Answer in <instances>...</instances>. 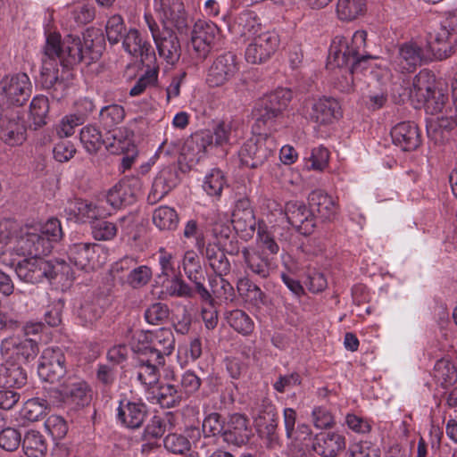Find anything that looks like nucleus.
Instances as JSON below:
<instances>
[{"mask_svg":"<svg viewBox=\"0 0 457 457\" xmlns=\"http://www.w3.org/2000/svg\"><path fill=\"white\" fill-rule=\"evenodd\" d=\"M43 237L42 234L35 229L21 228L13 249L18 254L23 256L46 255L51 253L53 245Z\"/></svg>","mask_w":457,"mask_h":457,"instance_id":"obj_16","label":"nucleus"},{"mask_svg":"<svg viewBox=\"0 0 457 457\" xmlns=\"http://www.w3.org/2000/svg\"><path fill=\"white\" fill-rule=\"evenodd\" d=\"M436 87V79L434 74L427 70L420 71L412 79L410 87V97L416 101L418 105L426 103L432 90Z\"/></svg>","mask_w":457,"mask_h":457,"instance_id":"obj_30","label":"nucleus"},{"mask_svg":"<svg viewBox=\"0 0 457 457\" xmlns=\"http://www.w3.org/2000/svg\"><path fill=\"white\" fill-rule=\"evenodd\" d=\"M162 8L164 18L170 21L179 31L182 32L187 28V16L181 0H169L168 4L162 2Z\"/></svg>","mask_w":457,"mask_h":457,"instance_id":"obj_35","label":"nucleus"},{"mask_svg":"<svg viewBox=\"0 0 457 457\" xmlns=\"http://www.w3.org/2000/svg\"><path fill=\"white\" fill-rule=\"evenodd\" d=\"M48 111L49 103L47 97L44 96L34 97L29 106V117L32 120L29 127L37 130L46 125Z\"/></svg>","mask_w":457,"mask_h":457,"instance_id":"obj_41","label":"nucleus"},{"mask_svg":"<svg viewBox=\"0 0 457 457\" xmlns=\"http://www.w3.org/2000/svg\"><path fill=\"white\" fill-rule=\"evenodd\" d=\"M279 45L278 35L273 31H264L253 37L246 47L245 60L253 64L263 63L277 51Z\"/></svg>","mask_w":457,"mask_h":457,"instance_id":"obj_14","label":"nucleus"},{"mask_svg":"<svg viewBox=\"0 0 457 457\" xmlns=\"http://www.w3.org/2000/svg\"><path fill=\"white\" fill-rule=\"evenodd\" d=\"M308 204L312 213L317 212L324 220H329L337 214L335 201L321 189L313 190L309 194Z\"/></svg>","mask_w":457,"mask_h":457,"instance_id":"obj_31","label":"nucleus"},{"mask_svg":"<svg viewBox=\"0 0 457 457\" xmlns=\"http://www.w3.org/2000/svg\"><path fill=\"white\" fill-rule=\"evenodd\" d=\"M202 384L201 378L193 371L187 370L181 374L179 380V389L182 391V395L185 399L190 395L195 394L200 388Z\"/></svg>","mask_w":457,"mask_h":457,"instance_id":"obj_61","label":"nucleus"},{"mask_svg":"<svg viewBox=\"0 0 457 457\" xmlns=\"http://www.w3.org/2000/svg\"><path fill=\"white\" fill-rule=\"evenodd\" d=\"M163 445L167 451L174 454H184L191 446L186 436L173 433L165 436Z\"/></svg>","mask_w":457,"mask_h":457,"instance_id":"obj_59","label":"nucleus"},{"mask_svg":"<svg viewBox=\"0 0 457 457\" xmlns=\"http://www.w3.org/2000/svg\"><path fill=\"white\" fill-rule=\"evenodd\" d=\"M212 235L216 244L230 255H237L240 252L239 243L234 228L223 222H215L212 227Z\"/></svg>","mask_w":457,"mask_h":457,"instance_id":"obj_29","label":"nucleus"},{"mask_svg":"<svg viewBox=\"0 0 457 457\" xmlns=\"http://www.w3.org/2000/svg\"><path fill=\"white\" fill-rule=\"evenodd\" d=\"M0 94L11 105L21 106L31 96V83L26 73L4 77L0 81Z\"/></svg>","mask_w":457,"mask_h":457,"instance_id":"obj_11","label":"nucleus"},{"mask_svg":"<svg viewBox=\"0 0 457 457\" xmlns=\"http://www.w3.org/2000/svg\"><path fill=\"white\" fill-rule=\"evenodd\" d=\"M123 48L126 52L135 57H140L143 63L148 62L152 63L155 60L154 51L151 44L143 39L139 31L136 29H130L125 35L122 41Z\"/></svg>","mask_w":457,"mask_h":457,"instance_id":"obj_22","label":"nucleus"},{"mask_svg":"<svg viewBox=\"0 0 457 457\" xmlns=\"http://www.w3.org/2000/svg\"><path fill=\"white\" fill-rule=\"evenodd\" d=\"M157 403L163 408H173L185 400L179 385L171 382L162 383L158 386Z\"/></svg>","mask_w":457,"mask_h":457,"instance_id":"obj_36","label":"nucleus"},{"mask_svg":"<svg viewBox=\"0 0 457 457\" xmlns=\"http://www.w3.org/2000/svg\"><path fill=\"white\" fill-rule=\"evenodd\" d=\"M44 54L38 82L53 99L60 101L66 96L74 79L71 71L73 66L65 65L61 54L51 56L45 52ZM58 54L61 52L58 51Z\"/></svg>","mask_w":457,"mask_h":457,"instance_id":"obj_4","label":"nucleus"},{"mask_svg":"<svg viewBox=\"0 0 457 457\" xmlns=\"http://www.w3.org/2000/svg\"><path fill=\"white\" fill-rule=\"evenodd\" d=\"M14 270L21 280L30 284H38L44 281L62 282L73 278L70 264L59 259L46 260L40 256L28 257L19 261Z\"/></svg>","mask_w":457,"mask_h":457,"instance_id":"obj_3","label":"nucleus"},{"mask_svg":"<svg viewBox=\"0 0 457 457\" xmlns=\"http://www.w3.org/2000/svg\"><path fill=\"white\" fill-rule=\"evenodd\" d=\"M79 139L89 154H96L102 145H104V137L98 128L93 125H87L81 129Z\"/></svg>","mask_w":457,"mask_h":457,"instance_id":"obj_43","label":"nucleus"},{"mask_svg":"<svg viewBox=\"0 0 457 457\" xmlns=\"http://www.w3.org/2000/svg\"><path fill=\"white\" fill-rule=\"evenodd\" d=\"M147 406L141 400L130 401L123 399L120 401L117 418L125 427L135 429L140 428L146 417Z\"/></svg>","mask_w":457,"mask_h":457,"instance_id":"obj_20","label":"nucleus"},{"mask_svg":"<svg viewBox=\"0 0 457 457\" xmlns=\"http://www.w3.org/2000/svg\"><path fill=\"white\" fill-rule=\"evenodd\" d=\"M39 234H42L45 240H47L51 245L54 246V243L59 242L63 236L62 228L61 226V222L56 218L49 219L40 228L38 231Z\"/></svg>","mask_w":457,"mask_h":457,"instance_id":"obj_60","label":"nucleus"},{"mask_svg":"<svg viewBox=\"0 0 457 457\" xmlns=\"http://www.w3.org/2000/svg\"><path fill=\"white\" fill-rule=\"evenodd\" d=\"M103 313L104 310L98 303L87 301L81 304L78 318L83 326H88L98 320Z\"/></svg>","mask_w":457,"mask_h":457,"instance_id":"obj_53","label":"nucleus"},{"mask_svg":"<svg viewBox=\"0 0 457 457\" xmlns=\"http://www.w3.org/2000/svg\"><path fill=\"white\" fill-rule=\"evenodd\" d=\"M296 420V412L292 408H286L284 410V425L286 430V436L287 439L291 441H298L300 437L298 433L305 434L306 436L311 435L312 431L308 425H299L297 430L295 429Z\"/></svg>","mask_w":457,"mask_h":457,"instance_id":"obj_48","label":"nucleus"},{"mask_svg":"<svg viewBox=\"0 0 457 457\" xmlns=\"http://www.w3.org/2000/svg\"><path fill=\"white\" fill-rule=\"evenodd\" d=\"M227 418L218 412L208 414L203 421V432L205 436H217L222 438L224 433Z\"/></svg>","mask_w":457,"mask_h":457,"instance_id":"obj_50","label":"nucleus"},{"mask_svg":"<svg viewBox=\"0 0 457 457\" xmlns=\"http://www.w3.org/2000/svg\"><path fill=\"white\" fill-rule=\"evenodd\" d=\"M153 221L160 229L172 230L179 224V216L173 208L160 206L154 212Z\"/></svg>","mask_w":457,"mask_h":457,"instance_id":"obj_46","label":"nucleus"},{"mask_svg":"<svg viewBox=\"0 0 457 457\" xmlns=\"http://www.w3.org/2000/svg\"><path fill=\"white\" fill-rule=\"evenodd\" d=\"M220 29L212 21L198 20L191 33L190 54L197 62H204L220 41Z\"/></svg>","mask_w":457,"mask_h":457,"instance_id":"obj_7","label":"nucleus"},{"mask_svg":"<svg viewBox=\"0 0 457 457\" xmlns=\"http://www.w3.org/2000/svg\"><path fill=\"white\" fill-rule=\"evenodd\" d=\"M104 49V35L94 28L86 29L82 40L73 35H68L61 40L59 34H49L45 45L46 54L58 55L60 51L62 62L68 66H74L81 62L90 64L101 57Z\"/></svg>","mask_w":457,"mask_h":457,"instance_id":"obj_2","label":"nucleus"},{"mask_svg":"<svg viewBox=\"0 0 457 457\" xmlns=\"http://www.w3.org/2000/svg\"><path fill=\"white\" fill-rule=\"evenodd\" d=\"M449 18L440 27L432 41L425 46L417 42H405L398 51L399 65L408 72L433 59L444 60L452 55L457 46V9L449 11Z\"/></svg>","mask_w":457,"mask_h":457,"instance_id":"obj_1","label":"nucleus"},{"mask_svg":"<svg viewBox=\"0 0 457 457\" xmlns=\"http://www.w3.org/2000/svg\"><path fill=\"white\" fill-rule=\"evenodd\" d=\"M39 352L36 339L26 338L13 344V353L18 360L30 361L34 360Z\"/></svg>","mask_w":457,"mask_h":457,"instance_id":"obj_51","label":"nucleus"},{"mask_svg":"<svg viewBox=\"0 0 457 457\" xmlns=\"http://www.w3.org/2000/svg\"><path fill=\"white\" fill-rule=\"evenodd\" d=\"M152 278V270L146 265H137L126 278V283L132 288H140L145 286Z\"/></svg>","mask_w":457,"mask_h":457,"instance_id":"obj_57","label":"nucleus"},{"mask_svg":"<svg viewBox=\"0 0 457 457\" xmlns=\"http://www.w3.org/2000/svg\"><path fill=\"white\" fill-rule=\"evenodd\" d=\"M49 400L56 406H65L79 411L89 405L92 389L83 379L68 376L60 383V387L48 392Z\"/></svg>","mask_w":457,"mask_h":457,"instance_id":"obj_5","label":"nucleus"},{"mask_svg":"<svg viewBox=\"0 0 457 457\" xmlns=\"http://www.w3.org/2000/svg\"><path fill=\"white\" fill-rule=\"evenodd\" d=\"M277 150L271 137H257L245 141L238 151L240 165L248 169L262 167L270 158L274 157Z\"/></svg>","mask_w":457,"mask_h":457,"instance_id":"obj_8","label":"nucleus"},{"mask_svg":"<svg viewBox=\"0 0 457 457\" xmlns=\"http://www.w3.org/2000/svg\"><path fill=\"white\" fill-rule=\"evenodd\" d=\"M27 380V371L20 364L10 361L0 364V387L21 388Z\"/></svg>","mask_w":457,"mask_h":457,"instance_id":"obj_32","label":"nucleus"},{"mask_svg":"<svg viewBox=\"0 0 457 457\" xmlns=\"http://www.w3.org/2000/svg\"><path fill=\"white\" fill-rule=\"evenodd\" d=\"M390 134L393 143L403 151H414L421 145L420 132L414 122H400L392 128Z\"/></svg>","mask_w":457,"mask_h":457,"instance_id":"obj_21","label":"nucleus"},{"mask_svg":"<svg viewBox=\"0 0 457 457\" xmlns=\"http://www.w3.org/2000/svg\"><path fill=\"white\" fill-rule=\"evenodd\" d=\"M142 183L138 178H127L114 185L106 195V202L114 209L134 204L141 194Z\"/></svg>","mask_w":457,"mask_h":457,"instance_id":"obj_15","label":"nucleus"},{"mask_svg":"<svg viewBox=\"0 0 457 457\" xmlns=\"http://www.w3.org/2000/svg\"><path fill=\"white\" fill-rule=\"evenodd\" d=\"M225 185L223 173L220 170H212L205 177L203 188L212 196H220Z\"/></svg>","mask_w":457,"mask_h":457,"instance_id":"obj_58","label":"nucleus"},{"mask_svg":"<svg viewBox=\"0 0 457 457\" xmlns=\"http://www.w3.org/2000/svg\"><path fill=\"white\" fill-rule=\"evenodd\" d=\"M158 263L161 273L158 274L159 278H164L166 280L179 274V268L175 267L174 257L171 253L167 252L164 248H161L158 252Z\"/></svg>","mask_w":457,"mask_h":457,"instance_id":"obj_56","label":"nucleus"},{"mask_svg":"<svg viewBox=\"0 0 457 457\" xmlns=\"http://www.w3.org/2000/svg\"><path fill=\"white\" fill-rule=\"evenodd\" d=\"M179 182V174L175 165L163 168L154 179L147 196L150 204H154L169 194Z\"/></svg>","mask_w":457,"mask_h":457,"instance_id":"obj_19","label":"nucleus"},{"mask_svg":"<svg viewBox=\"0 0 457 457\" xmlns=\"http://www.w3.org/2000/svg\"><path fill=\"white\" fill-rule=\"evenodd\" d=\"M230 31L240 37L253 39L262 30V25L256 14L250 10L240 12L229 26Z\"/></svg>","mask_w":457,"mask_h":457,"instance_id":"obj_26","label":"nucleus"},{"mask_svg":"<svg viewBox=\"0 0 457 457\" xmlns=\"http://www.w3.org/2000/svg\"><path fill=\"white\" fill-rule=\"evenodd\" d=\"M449 103L448 95L436 87L430 96L426 98V103L420 104L418 107L422 105L431 113H437L443 112Z\"/></svg>","mask_w":457,"mask_h":457,"instance_id":"obj_55","label":"nucleus"},{"mask_svg":"<svg viewBox=\"0 0 457 457\" xmlns=\"http://www.w3.org/2000/svg\"><path fill=\"white\" fill-rule=\"evenodd\" d=\"M287 221L304 236L311 235L316 227V217L303 202L290 201L285 207Z\"/></svg>","mask_w":457,"mask_h":457,"instance_id":"obj_17","label":"nucleus"},{"mask_svg":"<svg viewBox=\"0 0 457 457\" xmlns=\"http://www.w3.org/2000/svg\"><path fill=\"white\" fill-rule=\"evenodd\" d=\"M237 290L239 295L251 304L259 306L264 303L265 294L249 279H240L237 284Z\"/></svg>","mask_w":457,"mask_h":457,"instance_id":"obj_47","label":"nucleus"},{"mask_svg":"<svg viewBox=\"0 0 457 457\" xmlns=\"http://www.w3.org/2000/svg\"><path fill=\"white\" fill-rule=\"evenodd\" d=\"M253 436L250 421L247 417L240 413H233L227 417L223 442L237 446L246 445Z\"/></svg>","mask_w":457,"mask_h":457,"instance_id":"obj_18","label":"nucleus"},{"mask_svg":"<svg viewBox=\"0 0 457 457\" xmlns=\"http://www.w3.org/2000/svg\"><path fill=\"white\" fill-rule=\"evenodd\" d=\"M27 137V128L19 117L4 115L0 122V139L6 145L14 146L21 145Z\"/></svg>","mask_w":457,"mask_h":457,"instance_id":"obj_25","label":"nucleus"},{"mask_svg":"<svg viewBox=\"0 0 457 457\" xmlns=\"http://www.w3.org/2000/svg\"><path fill=\"white\" fill-rule=\"evenodd\" d=\"M21 442L20 431L14 428H4L0 431V447L7 452L18 449Z\"/></svg>","mask_w":457,"mask_h":457,"instance_id":"obj_62","label":"nucleus"},{"mask_svg":"<svg viewBox=\"0 0 457 457\" xmlns=\"http://www.w3.org/2000/svg\"><path fill=\"white\" fill-rule=\"evenodd\" d=\"M231 221L236 233L240 234L241 237L245 240H248L253 237L256 225H258L254 212H250L232 214Z\"/></svg>","mask_w":457,"mask_h":457,"instance_id":"obj_39","label":"nucleus"},{"mask_svg":"<svg viewBox=\"0 0 457 457\" xmlns=\"http://www.w3.org/2000/svg\"><path fill=\"white\" fill-rule=\"evenodd\" d=\"M292 97V91L283 87L277 88L262 97L253 110L257 127L271 128L276 120L282 116Z\"/></svg>","mask_w":457,"mask_h":457,"instance_id":"obj_6","label":"nucleus"},{"mask_svg":"<svg viewBox=\"0 0 457 457\" xmlns=\"http://www.w3.org/2000/svg\"><path fill=\"white\" fill-rule=\"evenodd\" d=\"M38 375L44 380L54 384L61 383L66 378V357L59 347L46 348L38 365Z\"/></svg>","mask_w":457,"mask_h":457,"instance_id":"obj_9","label":"nucleus"},{"mask_svg":"<svg viewBox=\"0 0 457 457\" xmlns=\"http://www.w3.org/2000/svg\"><path fill=\"white\" fill-rule=\"evenodd\" d=\"M239 71L237 57L232 52L218 55L208 69L207 82L211 87H220L235 77Z\"/></svg>","mask_w":457,"mask_h":457,"instance_id":"obj_13","label":"nucleus"},{"mask_svg":"<svg viewBox=\"0 0 457 457\" xmlns=\"http://www.w3.org/2000/svg\"><path fill=\"white\" fill-rule=\"evenodd\" d=\"M363 57H357L353 50H349L348 45H341L340 47L332 46L329 50L328 65L338 68H345L350 75V81L346 79L345 85L340 87L343 92L349 93L353 89V74L365 70L367 65L363 63Z\"/></svg>","mask_w":457,"mask_h":457,"instance_id":"obj_10","label":"nucleus"},{"mask_svg":"<svg viewBox=\"0 0 457 457\" xmlns=\"http://www.w3.org/2000/svg\"><path fill=\"white\" fill-rule=\"evenodd\" d=\"M168 426L172 427L170 413L164 417L154 415L144 429L143 439L150 440L162 437L168 429Z\"/></svg>","mask_w":457,"mask_h":457,"instance_id":"obj_45","label":"nucleus"},{"mask_svg":"<svg viewBox=\"0 0 457 457\" xmlns=\"http://www.w3.org/2000/svg\"><path fill=\"white\" fill-rule=\"evenodd\" d=\"M65 212L72 215L78 221L81 222L99 220L110 214L104 210L102 203L93 204L92 203L79 198L70 200L65 208Z\"/></svg>","mask_w":457,"mask_h":457,"instance_id":"obj_23","label":"nucleus"},{"mask_svg":"<svg viewBox=\"0 0 457 457\" xmlns=\"http://www.w3.org/2000/svg\"><path fill=\"white\" fill-rule=\"evenodd\" d=\"M225 320L232 328L245 336L251 334L254 328L250 316L239 309L226 312Z\"/></svg>","mask_w":457,"mask_h":457,"instance_id":"obj_42","label":"nucleus"},{"mask_svg":"<svg viewBox=\"0 0 457 457\" xmlns=\"http://www.w3.org/2000/svg\"><path fill=\"white\" fill-rule=\"evenodd\" d=\"M45 427L54 440L62 439L69 430L67 421L59 415H51L45 422Z\"/></svg>","mask_w":457,"mask_h":457,"instance_id":"obj_64","label":"nucleus"},{"mask_svg":"<svg viewBox=\"0 0 457 457\" xmlns=\"http://www.w3.org/2000/svg\"><path fill=\"white\" fill-rule=\"evenodd\" d=\"M123 106L112 104L101 108L99 112V121L105 129H112L121 123L125 118Z\"/></svg>","mask_w":457,"mask_h":457,"instance_id":"obj_44","label":"nucleus"},{"mask_svg":"<svg viewBox=\"0 0 457 457\" xmlns=\"http://www.w3.org/2000/svg\"><path fill=\"white\" fill-rule=\"evenodd\" d=\"M230 134L231 124L221 121L216 124L212 130H200L193 134L188 144L195 145L197 154H205L228 144Z\"/></svg>","mask_w":457,"mask_h":457,"instance_id":"obj_12","label":"nucleus"},{"mask_svg":"<svg viewBox=\"0 0 457 457\" xmlns=\"http://www.w3.org/2000/svg\"><path fill=\"white\" fill-rule=\"evenodd\" d=\"M170 308L169 306L161 302L150 304L144 313L145 321L154 326L163 325L169 319Z\"/></svg>","mask_w":457,"mask_h":457,"instance_id":"obj_49","label":"nucleus"},{"mask_svg":"<svg viewBox=\"0 0 457 457\" xmlns=\"http://www.w3.org/2000/svg\"><path fill=\"white\" fill-rule=\"evenodd\" d=\"M105 31L107 39L112 45L117 44L120 39H123L126 35L123 18L118 14L110 17L105 26Z\"/></svg>","mask_w":457,"mask_h":457,"instance_id":"obj_54","label":"nucleus"},{"mask_svg":"<svg viewBox=\"0 0 457 457\" xmlns=\"http://www.w3.org/2000/svg\"><path fill=\"white\" fill-rule=\"evenodd\" d=\"M159 55L163 57L170 64H174L179 60L181 47L176 33L163 25L162 33L154 39Z\"/></svg>","mask_w":457,"mask_h":457,"instance_id":"obj_24","label":"nucleus"},{"mask_svg":"<svg viewBox=\"0 0 457 457\" xmlns=\"http://www.w3.org/2000/svg\"><path fill=\"white\" fill-rule=\"evenodd\" d=\"M345 447V437L333 432L317 435L312 445L313 451L323 457H335Z\"/></svg>","mask_w":457,"mask_h":457,"instance_id":"obj_28","label":"nucleus"},{"mask_svg":"<svg viewBox=\"0 0 457 457\" xmlns=\"http://www.w3.org/2000/svg\"><path fill=\"white\" fill-rule=\"evenodd\" d=\"M96 245L78 243L70 246L68 255L70 262L79 270L88 271L93 269L91 261L95 254Z\"/></svg>","mask_w":457,"mask_h":457,"instance_id":"obj_33","label":"nucleus"},{"mask_svg":"<svg viewBox=\"0 0 457 457\" xmlns=\"http://www.w3.org/2000/svg\"><path fill=\"white\" fill-rule=\"evenodd\" d=\"M22 448L28 457H44L47 453V443L40 432L31 429L24 436Z\"/></svg>","mask_w":457,"mask_h":457,"instance_id":"obj_37","label":"nucleus"},{"mask_svg":"<svg viewBox=\"0 0 457 457\" xmlns=\"http://www.w3.org/2000/svg\"><path fill=\"white\" fill-rule=\"evenodd\" d=\"M242 254L246 268L251 273L258 276L260 278H267L270 276L271 270L270 262L262 253L244 248Z\"/></svg>","mask_w":457,"mask_h":457,"instance_id":"obj_34","label":"nucleus"},{"mask_svg":"<svg viewBox=\"0 0 457 457\" xmlns=\"http://www.w3.org/2000/svg\"><path fill=\"white\" fill-rule=\"evenodd\" d=\"M49 407L48 400L40 397L31 398L23 404L21 415L28 421H37L46 416Z\"/></svg>","mask_w":457,"mask_h":457,"instance_id":"obj_40","label":"nucleus"},{"mask_svg":"<svg viewBox=\"0 0 457 457\" xmlns=\"http://www.w3.org/2000/svg\"><path fill=\"white\" fill-rule=\"evenodd\" d=\"M340 109L339 103L335 98H320L312 104L310 118L318 124H328L341 116Z\"/></svg>","mask_w":457,"mask_h":457,"instance_id":"obj_27","label":"nucleus"},{"mask_svg":"<svg viewBox=\"0 0 457 457\" xmlns=\"http://www.w3.org/2000/svg\"><path fill=\"white\" fill-rule=\"evenodd\" d=\"M133 352L137 355L138 363L164 364V355L156 346H132Z\"/></svg>","mask_w":457,"mask_h":457,"instance_id":"obj_52","label":"nucleus"},{"mask_svg":"<svg viewBox=\"0 0 457 457\" xmlns=\"http://www.w3.org/2000/svg\"><path fill=\"white\" fill-rule=\"evenodd\" d=\"M174 344V337L170 329L162 328L154 336L153 346H156L162 355H170Z\"/></svg>","mask_w":457,"mask_h":457,"instance_id":"obj_63","label":"nucleus"},{"mask_svg":"<svg viewBox=\"0 0 457 457\" xmlns=\"http://www.w3.org/2000/svg\"><path fill=\"white\" fill-rule=\"evenodd\" d=\"M337 15L342 21H352L366 12V0H337Z\"/></svg>","mask_w":457,"mask_h":457,"instance_id":"obj_38","label":"nucleus"}]
</instances>
